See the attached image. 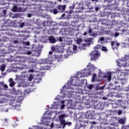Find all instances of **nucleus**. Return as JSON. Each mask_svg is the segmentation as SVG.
<instances>
[{
  "instance_id": "nucleus-1",
  "label": "nucleus",
  "mask_w": 129,
  "mask_h": 129,
  "mask_svg": "<svg viewBox=\"0 0 129 129\" xmlns=\"http://www.w3.org/2000/svg\"><path fill=\"white\" fill-rule=\"evenodd\" d=\"M89 67H90L89 69H86L84 71H82L81 72V74H83V75H81L80 77H83V76H89L91 75V73H92V70L94 71L95 68H96L94 64H92L91 63H89L88 65Z\"/></svg>"
},
{
  "instance_id": "nucleus-2",
  "label": "nucleus",
  "mask_w": 129,
  "mask_h": 129,
  "mask_svg": "<svg viewBox=\"0 0 129 129\" xmlns=\"http://www.w3.org/2000/svg\"><path fill=\"white\" fill-rule=\"evenodd\" d=\"M90 59L92 61L93 60H96L98 59V57L100 56V53L98 52V50H95L90 53Z\"/></svg>"
},
{
  "instance_id": "nucleus-3",
  "label": "nucleus",
  "mask_w": 129,
  "mask_h": 129,
  "mask_svg": "<svg viewBox=\"0 0 129 129\" xmlns=\"http://www.w3.org/2000/svg\"><path fill=\"white\" fill-rule=\"evenodd\" d=\"M126 60L125 57H122L120 60H117V65L119 67H127V63H126Z\"/></svg>"
},
{
  "instance_id": "nucleus-4",
  "label": "nucleus",
  "mask_w": 129,
  "mask_h": 129,
  "mask_svg": "<svg viewBox=\"0 0 129 129\" xmlns=\"http://www.w3.org/2000/svg\"><path fill=\"white\" fill-rule=\"evenodd\" d=\"M66 9V5H58L57 7V10L58 11V13H62L64 12Z\"/></svg>"
},
{
  "instance_id": "nucleus-5",
  "label": "nucleus",
  "mask_w": 129,
  "mask_h": 129,
  "mask_svg": "<svg viewBox=\"0 0 129 129\" xmlns=\"http://www.w3.org/2000/svg\"><path fill=\"white\" fill-rule=\"evenodd\" d=\"M93 117V114L91 113V111H87L85 113V118L91 119Z\"/></svg>"
},
{
  "instance_id": "nucleus-6",
  "label": "nucleus",
  "mask_w": 129,
  "mask_h": 129,
  "mask_svg": "<svg viewBox=\"0 0 129 129\" xmlns=\"http://www.w3.org/2000/svg\"><path fill=\"white\" fill-rule=\"evenodd\" d=\"M119 43L116 42L114 43V41H111V46L112 47L113 50H115V49H118V47H119Z\"/></svg>"
},
{
  "instance_id": "nucleus-7",
  "label": "nucleus",
  "mask_w": 129,
  "mask_h": 129,
  "mask_svg": "<svg viewBox=\"0 0 129 129\" xmlns=\"http://www.w3.org/2000/svg\"><path fill=\"white\" fill-rule=\"evenodd\" d=\"M11 109H16V110H21V105L13 104L11 105Z\"/></svg>"
},
{
  "instance_id": "nucleus-8",
  "label": "nucleus",
  "mask_w": 129,
  "mask_h": 129,
  "mask_svg": "<svg viewBox=\"0 0 129 129\" xmlns=\"http://www.w3.org/2000/svg\"><path fill=\"white\" fill-rule=\"evenodd\" d=\"M67 125V123H66V121H65V119L60 120V127H61V128H64Z\"/></svg>"
},
{
  "instance_id": "nucleus-9",
  "label": "nucleus",
  "mask_w": 129,
  "mask_h": 129,
  "mask_svg": "<svg viewBox=\"0 0 129 129\" xmlns=\"http://www.w3.org/2000/svg\"><path fill=\"white\" fill-rule=\"evenodd\" d=\"M9 82L10 83L9 84V86L10 87H14L16 84V83H15V81H14V79H13V78L9 79Z\"/></svg>"
},
{
  "instance_id": "nucleus-10",
  "label": "nucleus",
  "mask_w": 129,
  "mask_h": 129,
  "mask_svg": "<svg viewBox=\"0 0 129 129\" xmlns=\"http://www.w3.org/2000/svg\"><path fill=\"white\" fill-rule=\"evenodd\" d=\"M110 95H111L112 97H119L118 93L117 92H112L110 93Z\"/></svg>"
},
{
  "instance_id": "nucleus-11",
  "label": "nucleus",
  "mask_w": 129,
  "mask_h": 129,
  "mask_svg": "<svg viewBox=\"0 0 129 129\" xmlns=\"http://www.w3.org/2000/svg\"><path fill=\"white\" fill-rule=\"evenodd\" d=\"M49 40L50 43H52L53 44H54V43H56V39L54 38V36L49 37Z\"/></svg>"
},
{
  "instance_id": "nucleus-12",
  "label": "nucleus",
  "mask_w": 129,
  "mask_h": 129,
  "mask_svg": "<svg viewBox=\"0 0 129 129\" xmlns=\"http://www.w3.org/2000/svg\"><path fill=\"white\" fill-rule=\"evenodd\" d=\"M120 79L121 80H125V73L121 72L120 75Z\"/></svg>"
},
{
  "instance_id": "nucleus-13",
  "label": "nucleus",
  "mask_w": 129,
  "mask_h": 129,
  "mask_svg": "<svg viewBox=\"0 0 129 129\" xmlns=\"http://www.w3.org/2000/svg\"><path fill=\"white\" fill-rule=\"evenodd\" d=\"M81 84H82V82H81V81H80L79 80H77L75 83V85L76 86H80V85H81Z\"/></svg>"
},
{
  "instance_id": "nucleus-14",
  "label": "nucleus",
  "mask_w": 129,
  "mask_h": 129,
  "mask_svg": "<svg viewBox=\"0 0 129 129\" xmlns=\"http://www.w3.org/2000/svg\"><path fill=\"white\" fill-rule=\"evenodd\" d=\"M118 122L120 124H124L125 123V119L120 118L118 120Z\"/></svg>"
},
{
  "instance_id": "nucleus-15",
  "label": "nucleus",
  "mask_w": 129,
  "mask_h": 129,
  "mask_svg": "<svg viewBox=\"0 0 129 129\" xmlns=\"http://www.w3.org/2000/svg\"><path fill=\"white\" fill-rule=\"evenodd\" d=\"M73 81H74V80L73 79H71L70 81H68L67 85H68V86H71V85H73Z\"/></svg>"
},
{
  "instance_id": "nucleus-16",
  "label": "nucleus",
  "mask_w": 129,
  "mask_h": 129,
  "mask_svg": "<svg viewBox=\"0 0 129 129\" xmlns=\"http://www.w3.org/2000/svg\"><path fill=\"white\" fill-rule=\"evenodd\" d=\"M112 74V73H108L107 75V79L108 80V81H111V75Z\"/></svg>"
},
{
  "instance_id": "nucleus-17",
  "label": "nucleus",
  "mask_w": 129,
  "mask_h": 129,
  "mask_svg": "<svg viewBox=\"0 0 129 129\" xmlns=\"http://www.w3.org/2000/svg\"><path fill=\"white\" fill-rule=\"evenodd\" d=\"M96 74H93L92 75V82H94L95 81V79H96Z\"/></svg>"
},
{
  "instance_id": "nucleus-18",
  "label": "nucleus",
  "mask_w": 129,
  "mask_h": 129,
  "mask_svg": "<svg viewBox=\"0 0 129 129\" xmlns=\"http://www.w3.org/2000/svg\"><path fill=\"white\" fill-rule=\"evenodd\" d=\"M23 99L24 97H23V96H21L20 97H18L17 101H19V102H21V101H23Z\"/></svg>"
},
{
  "instance_id": "nucleus-19",
  "label": "nucleus",
  "mask_w": 129,
  "mask_h": 129,
  "mask_svg": "<svg viewBox=\"0 0 129 129\" xmlns=\"http://www.w3.org/2000/svg\"><path fill=\"white\" fill-rule=\"evenodd\" d=\"M17 10H18V7H17V6H14L12 9V12H13L14 13H16Z\"/></svg>"
},
{
  "instance_id": "nucleus-20",
  "label": "nucleus",
  "mask_w": 129,
  "mask_h": 129,
  "mask_svg": "<svg viewBox=\"0 0 129 129\" xmlns=\"http://www.w3.org/2000/svg\"><path fill=\"white\" fill-rule=\"evenodd\" d=\"M102 51H103L104 52H107L108 49L105 46H102L101 48Z\"/></svg>"
},
{
  "instance_id": "nucleus-21",
  "label": "nucleus",
  "mask_w": 129,
  "mask_h": 129,
  "mask_svg": "<svg viewBox=\"0 0 129 129\" xmlns=\"http://www.w3.org/2000/svg\"><path fill=\"white\" fill-rule=\"evenodd\" d=\"M82 42V38H78L77 39V44H80Z\"/></svg>"
},
{
  "instance_id": "nucleus-22",
  "label": "nucleus",
  "mask_w": 129,
  "mask_h": 129,
  "mask_svg": "<svg viewBox=\"0 0 129 129\" xmlns=\"http://www.w3.org/2000/svg\"><path fill=\"white\" fill-rule=\"evenodd\" d=\"M6 69V66H2L1 67V70L2 72H4L5 71V69Z\"/></svg>"
},
{
  "instance_id": "nucleus-23",
  "label": "nucleus",
  "mask_w": 129,
  "mask_h": 129,
  "mask_svg": "<svg viewBox=\"0 0 129 129\" xmlns=\"http://www.w3.org/2000/svg\"><path fill=\"white\" fill-rule=\"evenodd\" d=\"M87 46H90V43H83V47H87Z\"/></svg>"
},
{
  "instance_id": "nucleus-24",
  "label": "nucleus",
  "mask_w": 129,
  "mask_h": 129,
  "mask_svg": "<svg viewBox=\"0 0 129 129\" xmlns=\"http://www.w3.org/2000/svg\"><path fill=\"white\" fill-rule=\"evenodd\" d=\"M3 87L5 89V90H8V89L9 88V86H8V85L5 84L4 85H3Z\"/></svg>"
},
{
  "instance_id": "nucleus-25",
  "label": "nucleus",
  "mask_w": 129,
  "mask_h": 129,
  "mask_svg": "<svg viewBox=\"0 0 129 129\" xmlns=\"http://www.w3.org/2000/svg\"><path fill=\"white\" fill-rule=\"evenodd\" d=\"M33 78H34V77H33V75H30L29 76V78H28V80H29V81H32L33 80Z\"/></svg>"
},
{
  "instance_id": "nucleus-26",
  "label": "nucleus",
  "mask_w": 129,
  "mask_h": 129,
  "mask_svg": "<svg viewBox=\"0 0 129 129\" xmlns=\"http://www.w3.org/2000/svg\"><path fill=\"white\" fill-rule=\"evenodd\" d=\"M58 12L59 11H58L56 9H53V13L54 15H57V14H58Z\"/></svg>"
},
{
  "instance_id": "nucleus-27",
  "label": "nucleus",
  "mask_w": 129,
  "mask_h": 129,
  "mask_svg": "<svg viewBox=\"0 0 129 129\" xmlns=\"http://www.w3.org/2000/svg\"><path fill=\"white\" fill-rule=\"evenodd\" d=\"M66 116L65 114H61L59 116V119H61L62 118H64Z\"/></svg>"
},
{
  "instance_id": "nucleus-28",
  "label": "nucleus",
  "mask_w": 129,
  "mask_h": 129,
  "mask_svg": "<svg viewBox=\"0 0 129 129\" xmlns=\"http://www.w3.org/2000/svg\"><path fill=\"white\" fill-rule=\"evenodd\" d=\"M117 103H118V104H120V103H122L123 102V101L122 100H121V99L118 100L117 101Z\"/></svg>"
},
{
  "instance_id": "nucleus-29",
  "label": "nucleus",
  "mask_w": 129,
  "mask_h": 129,
  "mask_svg": "<svg viewBox=\"0 0 129 129\" xmlns=\"http://www.w3.org/2000/svg\"><path fill=\"white\" fill-rule=\"evenodd\" d=\"M3 13L4 14V16L6 17V15H7V11L6 10H3Z\"/></svg>"
},
{
  "instance_id": "nucleus-30",
  "label": "nucleus",
  "mask_w": 129,
  "mask_h": 129,
  "mask_svg": "<svg viewBox=\"0 0 129 129\" xmlns=\"http://www.w3.org/2000/svg\"><path fill=\"white\" fill-rule=\"evenodd\" d=\"M51 115V112H49V111H47V112H45L44 113V115Z\"/></svg>"
},
{
  "instance_id": "nucleus-31",
  "label": "nucleus",
  "mask_w": 129,
  "mask_h": 129,
  "mask_svg": "<svg viewBox=\"0 0 129 129\" xmlns=\"http://www.w3.org/2000/svg\"><path fill=\"white\" fill-rule=\"evenodd\" d=\"M122 113V111L121 110H118L117 112L118 115H120Z\"/></svg>"
},
{
  "instance_id": "nucleus-32",
  "label": "nucleus",
  "mask_w": 129,
  "mask_h": 129,
  "mask_svg": "<svg viewBox=\"0 0 129 129\" xmlns=\"http://www.w3.org/2000/svg\"><path fill=\"white\" fill-rule=\"evenodd\" d=\"M88 88L89 89H92L93 88V85H89L88 87Z\"/></svg>"
},
{
  "instance_id": "nucleus-33",
  "label": "nucleus",
  "mask_w": 129,
  "mask_h": 129,
  "mask_svg": "<svg viewBox=\"0 0 129 129\" xmlns=\"http://www.w3.org/2000/svg\"><path fill=\"white\" fill-rule=\"evenodd\" d=\"M100 48V45L98 44L95 46V49H99Z\"/></svg>"
},
{
  "instance_id": "nucleus-34",
  "label": "nucleus",
  "mask_w": 129,
  "mask_h": 129,
  "mask_svg": "<svg viewBox=\"0 0 129 129\" xmlns=\"http://www.w3.org/2000/svg\"><path fill=\"white\" fill-rule=\"evenodd\" d=\"M73 50H74V51H76L77 50V46L74 45Z\"/></svg>"
},
{
  "instance_id": "nucleus-35",
  "label": "nucleus",
  "mask_w": 129,
  "mask_h": 129,
  "mask_svg": "<svg viewBox=\"0 0 129 129\" xmlns=\"http://www.w3.org/2000/svg\"><path fill=\"white\" fill-rule=\"evenodd\" d=\"M35 83H39V82H40V81H39V79H36L34 81Z\"/></svg>"
},
{
  "instance_id": "nucleus-36",
  "label": "nucleus",
  "mask_w": 129,
  "mask_h": 129,
  "mask_svg": "<svg viewBox=\"0 0 129 129\" xmlns=\"http://www.w3.org/2000/svg\"><path fill=\"white\" fill-rule=\"evenodd\" d=\"M119 36V34L118 33H115L114 35L115 38H116V37H118Z\"/></svg>"
},
{
  "instance_id": "nucleus-37",
  "label": "nucleus",
  "mask_w": 129,
  "mask_h": 129,
  "mask_svg": "<svg viewBox=\"0 0 129 129\" xmlns=\"http://www.w3.org/2000/svg\"><path fill=\"white\" fill-rule=\"evenodd\" d=\"M26 54H27V55H31V54H32V51H27V52H26Z\"/></svg>"
},
{
  "instance_id": "nucleus-38",
  "label": "nucleus",
  "mask_w": 129,
  "mask_h": 129,
  "mask_svg": "<svg viewBox=\"0 0 129 129\" xmlns=\"http://www.w3.org/2000/svg\"><path fill=\"white\" fill-rule=\"evenodd\" d=\"M64 107H65V105L64 104H62L61 105V109H63L64 108Z\"/></svg>"
},
{
  "instance_id": "nucleus-39",
  "label": "nucleus",
  "mask_w": 129,
  "mask_h": 129,
  "mask_svg": "<svg viewBox=\"0 0 129 129\" xmlns=\"http://www.w3.org/2000/svg\"><path fill=\"white\" fill-rule=\"evenodd\" d=\"M68 125L70 126L71 124H72V123L71 122H69L66 123Z\"/></svg>"
},
{
  "instance_id": "nucleus-40",
  "label": "nucleus",
  "mask_w": 129,
  "mask_h": 129,
  "mask_svg": "<svg viewBox=\"0 0 129 129\" xmlns=\"http://www.w3.org/2000/svg\"><path fill=\"white\" fill-rule=\"evenodd\" d=\"M124 71H125V72H126V73H128V72H129V69H125Z\"/></svg>"
},
{
  "instance_id": "nucleus-41",
  "label": "nucleus",
  "mask_w": 129,
  "mask_h": 129,
  "mask_svg": "<svg viewBox=\"0 0 129 129\" xmlns=\"http://www.w3.org/2000/svg\"><path fill=\"white\" fill-rule=\"evenodd\" d=\"M100 40L101 41H104V37H101L100 38Z\"/></svg>"
},
{
  "instance_id": "nucleus-42",
  "label": "nucleus",
  "mask_w": 129,
  "mask_h": 129,
  "mask_svg": "<svg viewBox=\"0 0 129 129\" xmlns=\"http://www.w3.org/2000/svg\"><path fill=\"white\" fill-rule=\"evenodd\" d=\"M26 45L27 46H29L30 45V42L28 41L26 42Z\"/></svg>"
},
{
  "instance_id": "nucleus-43",
  "label": "nucleus",
  "mask_w": 129,
  "mask_h": 129,
  "mask_svg": "<svg viewBox=\"0 0 129 129\" xmlns=\"http://www.w3.org/2000/svg\"><path fill=\"white\" fill-rule=\"evenodd\" d=\"M25 26V23H22L21 25H20V28H23Z\"/></svg>"
},
{
  "instance_id": "nucleus-44",
  "label": "nucleus",
  "mask_w": 129,
  "mask_h": 129,
  "mask_svg": "<svg viewBox=\"0 0 129 129\" xmlns=\"http://www.w3.org/2000/svg\"><path fill=\"white\" fill-rule=\"evenodd\" d=\"M89 34H91L92 33V29H90L89 30Z\"/></svg>"
},
{
  "instance_id": "nucleus-45",
  "label": "nucleus",
  "mask_w": 129,
  "mask_h": 129,
  "mask_svg": "<svg viewBox=\"0 0 129 129\" xmlns=\"http://www.w3.org/2000/svg\"><path fill=\"white\" fill-rule=\"evenodd\" d=\"M31 17H32V14H28V18H31Z\"/></svg>"
},
{
  "instance_id": "nucleus-46",
  "label": "nucleus",
  "mask_w": 129,
  "mask_h": 129,
  "mask_svg": "<svg viewBox=\"0 0 129 129\" xmlns=\"http://www.w3.org/2000/svg\"><path fill=\"white\" fill-rule=\"evenodd\" d=\"M59 42H62V41H63V40L62 39V37L59 38Z\"/></svg>"
},
{
  "instance_id": "nucleus-47",
  "label": "nucleus",
  "mask_w": 129,
  "mask_h": 129,
  "mask_svg": "<svg viewBox=\"0 0 129 129\" xmlns=\"http://www.w3.org/2000/svg\"><path fill=\"white\" fill-rule=\"evenodd\" d=\"M50 126H51V127H53V126H54V122H52L51 123V125H50Z\"/></svg>"
},
{
  "instance_id": "nucleus-48",
  "label": "nucleus",
  "mask_w": 129,
  "mask_h": 129,
  "mask_svg": "<svg viewBox=\"0 0 129 129\" xmlns=\"http://www.w3.org/2000/svg\"><path fill=\"white\" fill-rule=\"evenodd\" d=\"M63 88H66L67 89H70V88L67 87L66 86H64Z\"/></svg>"
},
{
  "instance_id": "nucleus-49",
  "label": "nucleus",
  "mask_w": 129,
  "mask_h": 129,
  "mask_svg": "<svg viewBox=\"0 0 129 129\" xmlns=\"http://www.w3.org/2000/svg\"><path fill=\"white\" fill-rule=\"evenodd\" d=\"M52 54H53V52H52L51 51L49 52V55H52Z\"/></svg>"
},
{
  "instance_id": "nucleus-50",
  "label": "nucleus",
  "mask_w": 129,
  "mask_h": 129,
  "mask_svg": "<svg viewBox=\"0 0 129 129\" xmlns=\"http://www.w3.org/2000/svg\"><path fill=\"white\" fill-rule=\"evenodd\" d=\"M51 50H52V51H55V48L54 47H52L51 48Z\"/></svg>"
},
{
  "instance_id": "nucleus-51",
  "label": "nucleus",
  "mask_w": 129,
  "mask_h": 129,
  "mask_svg": "<svg viewBox=\"0 0 129 129\" xmlns=\"http://www.w3.org/2000/svg\"><path fill=\"white\" fill-rule=\"evenodd\" d=\"M83 35L84 36H86V35H87V33L86 32H85Z\"/></svg>"
},
{
  "instance_id": "nucleus-52",
  "label": "nucleus",
  "mask_w": 129,
  "mask_h": 129,
  "mask_svg": "<svg viewBox=\"0 0 129 129\" xmlns=\"http://www.w3.org/2000/svg\"><path fill=\"white\" fill-rule=\"evenodd\" d=\"M98 10H99L98 7H96L95 8V11H98Z\"/></svg>"
},
{
  "instance_id": "nucleus-53",
  "label": "nucleus",
  "mask_w": 129,
  "mask_h": 129,
  "mask_svg": "<svg viewBox=\"0 0 129 129\" xmlns=\"http://www.w3.org/2000/svg\"><path fill=\"white\" fill-rule=\"evenodd\" d=\"M92 123L93 124H95V123H96V122L95 121H92Z\"/></svg>"
},
{
  "instance_id": "nucleus-54",
  "label": "nucleus",
  "mask_w": 129,
  "mask_h": 129,
  "mask_svg": "<svg viewBox=\"0 0 129 129\" xmlns=\"http://www.w3.org/2000/svg\"><path fill=\"white\" fill-rule=\"evenodd\" d=\"M106 128H107V129H111V127H109V126H107L106 127Z\"/></svg>"
},
{
  "instance_id": "nucleus-55",
  "label": "nucleus",
  "mask_w": 129,
  "mask_h": 129,
  "mask_svg": "<svg viewBox=\"0 0 129 129\" xmlns=\"http://www.w3.org/2000/svg\"><path fill=\"white\" fill-rule=\"evenodd\" d=\"M121 70H120V69H118V70H117V71H119V72H121Z\"/></svg>"
},
{
  "instance_id": "nucleus-56",
  "label": "nucleus",
  "mask_w": 129,
  "mask_h": 129,
  "mask_svg": "<svg viewBox=\"0 0 129 129\" xmlns=\"http://www.w3.org/2000/svg\"><path fill=\"white\" fill-rule=\"evenodd\" d=\"M58 57V58H62V56H60V55H59V56L57 55V57Z\"/></svg>"
},
{
  "instance_id": "nucleus-57",
  "label": "nucleus",
  "mask_w": 129,
  "mask_h": 129,
  "mask_svg": "<svg viewBox=\"0 0 129 129\" xmlns=\"http://www.w3.org/2000/svg\"><path fill=\"white\" fill-rule=\"evenodd\" d=\"M64 102H65V101H61V103L63 104V103H64Z\"/></svg>"
},
{
  "instance_id": "nucleus-58",
  "label": "nucleus",
  "mask_w": 129,
  "mask_h": 129,
  "mask_svg": "<svg viewBox=\"0 0 129 129\" xmlns=\"http://www.w3.org/2000/svg\"><path fill=\"white\" fill-rule=\"evenodd\" d=\"M121 84L123 85V84H124V82H121Z\"/></svg>"
},
{
  "instance_id": "nucleus-59",
  "label": "nucleus",
  "mask_w": 129,
  "mask_h": 129,
  "mask_svg": "<svg viewBox=\"0 0 129 129\" xmlns=\"http://www.w3.org/2000/svg\"><path fill=\"white\" fill-rule=\"evenodd\" d=\"M22 73H27V71H25L24 72H22Z\"/></svg>"
},
{
  "instance_id": "nucleus-60",
  "label": "nucleus",
  "mask_w": 129,
  "mask_h": 129,
  "mask_svg": "<svg viewBox=\"0 0 129 129\" xmlns=\"http://www.w3.org/2000/svg\"><path fill=\"white\" fill-rule=\"evenodd\" d=\"M64 16H65V14H63V15H62V17H64Z\"/></svg>"
},
{
  "instance_id": "nucleus-61",
  "label": "nucleus",
  "mask_w": 129,
  "mask_h": 129,
  "mask_svg": "<svg viewBox=\"0 0 129 129\" xmlns=\"http://www.w3.org/2000/svg\"><path fill=\"white\" fill-rule=\"evenodd\" d=\"M99 73L100 74H101V72L100 71H99Z\"/></svg>"
},
{
  "instance_id": "nucleus-62",
  "label": "nucleus",
  "mask_w": 129,
  "mask_h": 129,
  "mask_svg": "<svg viewBox=\"0 0 129 129\" xmlns=\"http://www.w3.org/2000/svg\"><path fill=\"white\" fill-rule=\"evenodd\" d=\"M92 2H95V0H91Z\"/></svg>"
},
{
  "instance_id": "nucleus-63",
  "label": "nucleus",
  "mask_w": 129,
  "mask_h": 129,
  "mask_svg": "<svg viewBox=\"0 0 129 129\" xmlns=\"http://www.w3.org/2000/svg\"><path fill=\"white\" fill-rule=\"evenodd\" d=\"M62 0H58V2H61Z\"/></svg>"
},
{
  "instance_id": "nucleus-64",
  "label": "nucleus",
  "mask_w": 129,
  "mask_h": 129,
  "mask_svg": "<svg viewBox=\"0 0 129 129\" xmlns=\"http://www.w3.org/2000/svg\"><path fill=\"white\" fill-rule=\"evenodd\" d=\"M44 69H46V68H44Z\"/></svg>"
}]
</instances>
